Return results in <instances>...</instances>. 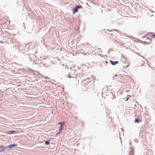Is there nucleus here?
I'll list each match as a JSON object with an SVG mask.
<instances>
[{"instance_id": "obj_1", "label": "nucleus", "mask_w": 155, "mask_h": 155, "mask_svg": "<svg viewBox=\"0 0 155 155\" xmlns=\"http://www.w3.org/2000/svg\"><path fill=\"white\" fill-rule=\"evenodd\" d=\"M153 36V35L152 33H149L145 36H143V38H147L146 40L144 41L147 43H150V41H152Z\"/></svg>"}, {"instance_id": "obj_2", "label": "nucleus", "mask_w": 155, "mask_h": 155, "mask_svg": "<svg viewBox=\"0 0 155 155\" xmlns=\"http://www.w3.org/2000/svg\"><path fill=\"white\" fill-rule=\"evenodd\" d=\"M82 6H76V7L75 9L73 10L74 14L75 13L78 12V9L80 8H81Z\"/></svg>"}, {"instance_id": "obj_3", "label": "nucleus", "mask_w": 155, "mask_h": 155, "mask_svg": "<svg viewBox=\"0 0 155 155\" xmlns=\"http://www.w3.org/2000/svg\"><path fill=\"white\" fill-rule=\"evenodd\" d=\"M110 62L113 65H115L119 63V62L118 61H113L111 60L110 61Z\"/></svg>"}, {"instance_id": "obj_4", "label": "nucleus", "mask_w": 155, "mask_h": 155, "mask_svg": "<svg viewBox=\"0 0 155 155\" xmlns=\"http://www.w3.org/2000/svg\"><path fill=\"white\" fill-rule=\"evenodd\" d=\"M5 148L3 146H1L0 147V152H2L5 151Z\"/></svg>"}, {"instance_id": "obj_5", "label": "nucleus", "mask_w": 155, "mask_h": 155, "mask_svg": "<svg viewBox=\"0 0 155 155\" xmlns=\"http://www.w3.org/2000/svg\"><path fill=\"white\" fill-rule=\"evenodd\" d=\"M15 133V131H10L7 132L6 134H12Z\"/></svg>"}, {"instance_id": "obj_6", "label": "nucleus", "mask_w": 155, "mask_h": 155, "mask_svg": "<svg viewBox=\"0 0 155 155\" xmlns=\"http://www.w3.org/2000/svg\"><path fill=\"white\" fill-rule=\"evenodd\" d=\"M17 145L16 144H11V145H9L8 146V147L9 148H13V147H15L17 146Z\"/></svg>"}, {"instance_id": "obj_7", "label": "nucleus", "mask_w": 155, "mask_h": 155, "mask_svg": "<svg viewBox=\"0 0 155 155\" xmlns=\"http://www.w3.org/2000/svg\"><path fill=\"white\" fill-rule=\"evenodd\" d=\"M62 126H61L60 127V128H59V132L57 133V134H56V135H58L60 133H61V131L62 130Z\"/></svg>"}, {"instance_id": "obj_8", "label": "nucleus", "mask_w": 155, "mask_h": 155, "mask_svg": "<svg viewBox=\"0 0 155 155\" xmlns=\"http://www.w3.org/2000/svg\"><path fill=\"white\" fill-rule=\"evenodd\" d=\"M62 126H61L60 127V128H59V132L57 133V134H56V135H58L60 133H61V131L62 130Z\"/></svg>"}, {"instance_id": "obj_9", "label": "nucleus", "mask_w": 155, "mask_h": 155, "mask_svg": "<svg viewBox=\"0 0 155 155\" xmlns=\"http://www.w3.org/2000/svg\"><path fill=\"white\" fill-rule=\"evenodd\" d=\"M65 124L64 122H63V123L60 122L58 123V124L61 125V126H62V127H63L62 125L63 124Z\"/></svg>"}, {"instance_id": "obj_10", "label": "nucleus", "mask_w": 155, "mask_h": 155, "mask_svg": "<svg viewBox=\"0 0 155 155\" xmlns=\"http://www.w3.org/2000/svg\"><path fill=\"white\" fill-rule=\"evenodd\" d=\"M45 144L47 145H49L50 144V142L48 141H46L45 142Z\"/></svg>"}, {"instance_id": "obj_11", "label": "nucleus", "mask_w": 155, "mask_h": 155, "mask_svg": "<svg viewBox=\"0 0 155 155\" xmlns=\"http://www.w3.org/2000/svg\"><path fill=\"white\" fill-rule=\"evenodd\" d=\"M128 97H130V95H127V97H126V101H127L128 100V99H129V97H128Z\"/></svg>"}, {"instance_id": "obj_12", "label": "nucleus", "mask_w": 155, "mask_h": 155, "mask_svg": "<svg viewBox=\"0 0 155 155\" xmlns=\"http://www.w3.org/2000/svg\"><path fill=\"white\" fill-rule=\"evenodd\" d=\"M140 121H139V120L138 119H136L135 120V122L136 123H138Z\"/></svg>"}, {"instance_id": "obj_13", "label": "nucleus", "mask_w": 155, "mask_h": 155, "mask_svg": "<svg viewBox=\"0 0 155 155\" xmlns=\"http://www.w3.org/2000/svg\"><path fill=\"white\" fill-rule=\"evenodd\" d=\"M45 78L47 79H49V78L48 77H45Z\"/></svg>"}, {"instance_id": "obj_14", "label": "nucleus", "mask_w": 155, "mask_h": 155, "mask_svg": "<svg viewBox=\"0 0 155 155\" xmlns=\"http://www.w3.org/2000/svg\"><path fill=\"white\" fill-rule=\"evenodd\" d=\"M130 90H126V92H130Z\"/></svg>"}, {"instance_id": "obj_15", "label": "nucleus", "mask_w": 155, "mask_h": 155, "mask_svg": "<svg viewBox=\"0 0 155 155\" xmlns=\"http://www.w3.org/2000/svg\"><path fill=\"white\" fill-rule=\"evenodd\" d=\"M68 77L70 78H71V76L70 75V74H69V76H68Z\"/></svg>"}, {"instance_id": "obj_16", "label": "nucleus", "mask_w": 155, "mask_h": 155, "mask_svg": "<svg viewBox=\"0 0 155 155\" xmlns=\"http://www.w3.org/2000/svg\"><path fill=\"white\" fill-rule=\"evenodd\" d=\"M106 63L107 64L108 63V62L107 61H106Z\"/></svg>"}, {"instance_id": "obj_17", "label": "nucleus", "mask_w": 155, "mask_h": 155, "mask_svg": "<svg viewBox=\"0 0 155 155\" xmlns=\"http://www.w3.org/2000/svg\"><path fill=\"white\" fill-rule=\"evenodd\" d=\"M0 42L2 43H3V42H2L1 41H0Z\"/></svg>"}, {"instance_id": "obj_18", "label": "nucleus", "mask_w": 155, "mask_h": 155, "mask_svg": "<svg viewBox=\"0 0 155 155\" xmlns=\"http://www.w3.org/2000/svg\"><path fill=\"white\" fill-rule=\"evenodd\" d=\"M153 36L155 37V35H153Z\"/></svg>"}]
</instances>
